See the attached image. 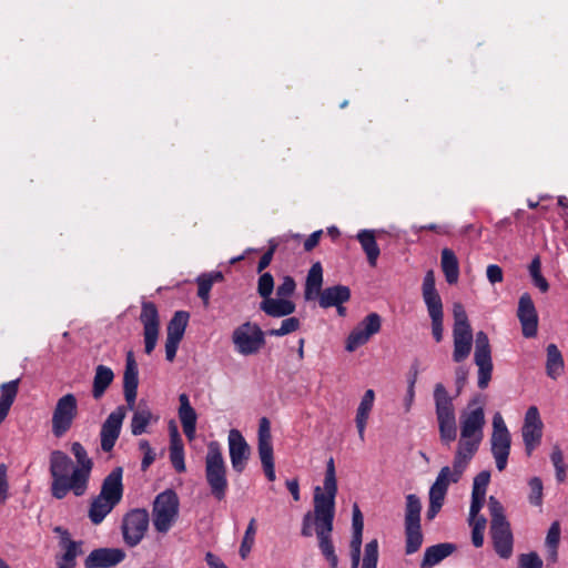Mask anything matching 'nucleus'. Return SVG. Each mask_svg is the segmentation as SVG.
<instances>
[{"label": "nucleus", "instance_id": "obj_1", "mask_svg": "<svg viewBox=\"0 0 568 568\" xmlns=\"http://www.w3.org/2000/svg\"><path fill=\"white\" fill-rule=\"evenodd\" d=\"M71 452L77 460V466L73 467L70 475L71 458L62 450H53L50 454L51 495L57 499H63L70 491L74 496L81 497L89 487L93 460L79 442L71 445Z\"/></svg>", "mask_w": 568, "mask_h": 568}, {"label": "nucleus", "instance_id": "obj_2", "mask_svg": "<svg viewBox=\"0 0 568 568\" xmlns=\"http://www.w3.org/2000/svg\"><path fill=\"white\" fill-rule=\"evenodd\" d=\"M337 481L334 458L326 464L323 489L317 486L314 489L315 504V531L318 539V548L331 568H337L338 557L332 541L333 521L335 517V497Z\"/></svg>", "mask_w": 568, "mask_h": 568}, {"label": "nucleus", "instance_id": "obj_3", "mask_svg": "<svg viewBox=\"0 0 568 568\" xmlns=\"http://www.w3.org/2000/svg\"><path fill=\"white\" fill-rule=\"evenodd\" d=\"M205 480L211 495L217 501L224 500L229 490L227 468L217 442H211L207 445Z\"/></svg>", "mask_w": 568, "mask_h": 568}, {"label": "nucleus", "instance_id": "obj_4", "mask_svg": "<svg viewBox=\"0 0 568 568\" xmlns=\"http://www.w3.org/2000/svg\"><path fill=\"white\" fill-rule=\"evenodd\" d=\"M434 400L439 439L443 445L449 447L457 437L456 414L453 398L440 383L435 385Z\"/></svg>", "mask_w": 568, "mask_h": 568}, {"label": "nucleus", "instance_id": "obj_5", "mask_svg": "<svg viewBox=\"0 0 568 568\" xmlns=\"http://www.w3.org/2000/svg\"><path fill=\"white\" fill-rule=\"evenodd\" d=\"M422 293L432 320V333L437 343L443 339V302L435 287V274L433 270L426 272Z\"/></svg>", "mask_w": 568, "mask_h": 568}, {"label": "nucleus", "instance_id": "obj_6", "mask_svg": "<svg viewBox=\"0 0 568 568\" xmlns=\"http://www.w3.org/2000/svg\"><path fill=\"white\" fill-rule=\"evenodd\" d=\"M179 497L172 489L159 494L153 501V525L156 531L168 532L179 514Z\"/></svg>", "mask_w": 568, "mask_h": 568}, {"label": "nucleus", "instance_id": "obj_7", "mask_svg": "<svg viewBox=\"0 0 568 568\" xmlns=\"http://www.w3.org/2000/svg\"><path fill=\"white\" fill-rule=\"evenodd\" d=\"M422 503L415 494L406 496L405 507V536H406V554L416 552L423 542V534L420 528Z\"/></svg>", "mask_w": 568, "mask_h": 568}, {"label": "nucleus", "instance_id": "obj_8", "mask_svg": "<svg viewBox=\"0 0 568 568\" xmlns=\"http://www.w3.org/2000/svg\"><path fill=\"white\" fill-rule=\"evenodd\" d=\"M232 342L241 355L248 356L265 345V334L257 324L245 322L233 331Z\"/></svg>", "mask_w": 568, "mask_h": 568}, {"label": "nucleus", "instance_id": "obj_9", "mask_svg": "<svg viewBox=\"0 0 568 568\" xmlns=\"http://www.w3.org/2000/svg\"><path fill=\"white\" fill-rule=\"evenodd\" d=\"M78 416V399L69 393L60 397L52 413L51 430L54 437L61 438L72 427Z\"/></svg>", "mask_w": 568, "mask_h": 568}, {"label": "nucleus", "instance_id": "obj_10", "mask_svg": "<svg viewBox=\"0 0 568 568\" xmlns=\"http://www.w3.org/2000/svg\"><path fill=\"white\" fill-rule=\"evenodd\" d=\"M150 523L149 513L144 508H135L126 513L122 519V536L129 547H135L144 538Z\"/></svg>", "mask_w": 568, "mask_h": 568}, {"label": "nucleus", "instance_id": "obj_11", "mask_svg": "<svg viewBox=\"0 0 568 568\" xmlns=\"http://www.w3.org/2000/svg\"><path fill=\"white\" fill-rule=\"evenodd\" d=\"M459 422L462 437H484L485 412L480 395L468 403L467 408L460 414Z\"/></svg>", "mask_w": 568, "mask_h": 568}, {"label": "nucleus", "instance_id": "obj_12", "mask_svg": "<svg viewBox=\"0 0 568 568\" xmlns=\"http://www.w3.org/2000/svg\"><path fill=\"white\" fill-rule=\"evenodd\" d=\"M474 361L478 367V387L485 389L491 381L493 361L489 339L483 331L476 334Z\"/></svg>", "mask_w": 568, "mask_h": 568}, {"label": "nucleus", "instance_id": "obj_13", "mask_svg": "<svg viewBox=\"0 0 568 568\" xmlns=\"http://www.w3.org/2000/svg\"><path fill=\"white\" fill-rule=\"evenodd\" d=\"M140 322L143 325L144 352L150 355L156 346L160 333V318L154 303H142Z\"/></svg>", "mask_w": 568, "mask_h": 568}, {"label": "nucleus", "instance_id": "obj_14", "mask_svg": "<svg viewBox=\"0 0 568 568\" xmlns=\"http://www.w3.org/2000/svg\"><path fill=\"white\" fill-rule=\"evenodd\" d=\"M257 449L266 478L270 481L275 480L271 425L266 417L260 419Z\"/></svg>", "mask_w": 568, "mask_h": 568}, {"label": "nucleus", "instance_id": "obj_15", "mask_svg": "<svg viewBox=\"0 0 568 568\" xmlns=\"http://www.w3.org/2000/svg\"><path fill=\"white\" fill-rule=\"evenodd\" d=\"M382 325L381 316L377 313L368 314L348 335L346 351L354 352L366 344L369 338L379 332Z\"/></svg>", "mask_w": 568, "mask_h": 568}, {"label": "nucleus", "instance_id": "obj_16", "mask_svg": "<svg viewBox=\"0 0 568 568\" xmlns=\"http://www.w3.org/2000/svg\"><path fill=\"white\" fill-rule=\"evenodd\" d=\"M481 440L483 438L478 437L460 436L453 462V473L450 478L453 483H457L460 479L467 465L478 450Z\"/></svg>", "mask_w": 568, "mask_h": 568}, {"label": "nucleus", "instance_id": "obj_17", "mask_svg": "<svg viewBox=\"0 0 568 568\" xmlns=\"http://www.w3.org/2000/svg\"><path fill=\"white\" fill-rule=\"evenodd\" d=\"M125 417L124 407L120 406L112 412L101 426V449L109 453L113 449L121 432L122 423Z\"/></svg>", "mask_w": 568, "mask_h": 568}, {"label": "nucleus", "instance_id": "obj_18", "mask_svg": "<svg viewBox=\"0 0 568 568\" xmlns=\"http://www.w3.org/2000/svg\"><path fill=\"white\" fill-rule=\"evenodd\" d=\"M542 435V422L536 406H530L525 415L523 438L528 455L539 445Z\"/></svg>", "mask_w": 568, "mask_h": 568}, {"label": "nucleus", "instance_id": "obj_19", "mask_svg": "<svg viewBox=\"0 0 568 568\" xmlns=\"http://www.w3.org/2000/svg\"><path fill=\"white\" fill-rule=\"evenodd\" d=\"M517 316L521 324L523 335L528 338L535 337L538 329V315L528 293H524L519 298Z\"/></svg>", "mask_w": 568, "mask_h": 568}, {"label": "nucleus", "instance_id": "obj_20", "mask_svg": "<svg viewBox=\"0 0 568 568\" xmlns=\"http://www.w3.org/2000/svg\"><path fill=\"white\" fill-rule=\"evenodd\" d=\"M229 448L233 469L237 473H242L250 457V447L240 430H230Z\"/></svg>", "mask_w": 568, "mask_h": 568}, {"label": "nucleus", "instance_id": "obj_21", "mask_svg": "<svg viewBox=\"0 0 568 568\" xmlns=\"http://www.w3.org/2000/svg\"><path fill=\"white\" fill-rule=\"evenodd\" d=\"M139 385V371L138 364L134 358L132 351L126 353L125 369L123 374V393L124 398L128 403V407L133 409L135 406V399L138 394Z\"/></svg>", "mask_w": 568, "mask_h": 568}, {"label": "nucleus", "instance_id": "obj_22", "mask_svg": "<svg viewBox=\"0 0 568 568\" xmlns=\"http://www.w3.org/2000/svg\"><path fill=\"white\" fill-rule=\"evenodd\" d=\"M125 552L120 548H98L84 560L85 568H112L123 561Z\"/></svg>", "mask_w": 568, "mask_h": 568}, {"label": "nucleus", "instance_id": "obj_23", "mask_svg": "<svg viewBox=\"0 0 568 568\" xmlns=\"http://www.w3.org/2000/svg\"><path fill=\"white\" fill-rule=\"evenodd\" d=\"M489 532L496 554L503 559L510 558L514 547V536L510 524L490 525Z\"/></svg>", "mask_w": 568, "mask_h": 568}, {"label": "nucleus", "instance_id": "obj_24", "mask_svg": "<svg viewBox=\"0 0 568 568\" xmlns=\"http://www.w3.org/2000/svg\"><path fill=\"white\" fill-rule=\"evenodd\" d=\"M123 468L122 467H115L113 468L110 474L105 476V478L102 481L100 495L109 500H112L116 505L121 501L123 497Z\"/></svg>", "mask_w": 568, "mask_h": 568}, {"label": "nucleus", "instance_id": "obj_25", "mask_svg": "<svg viewBox=\"0 0 568 568\" xmlns=\"http://www.w3.org/2000/svg\"><path fill=\"white\" fill-rule=\"evenodd\" d=\"M180 407L178 410L179 418L186 438L192 442L195 438L197 414L191 406L187 394L179 395Z\"/></svg>", "mask_w": 568, "mask_h": 568}, {"label": "nucleus", "instance_id": "obj_26", "mask_svg": "<svg viewBox=\"0 0 568 568\" xmlns=\"http://www.w3.org/2000/svg\"><path fill=\"white\" fill-rule=\"evenodd\" d=\"M318 304L322 308L339 306L351 300V290L346 285H334L326 287L317 296Z\"/></svg>", "mask_w": 568, "mask_h": 568}, {"label": "nucleus", "instance_id": "obj_27", "mask_svg": "<svg viewBox=\"0 0 568 568\" xmlns=\"http://www.w3.org/2000/svg\"><path fill=\"white\" fill-rule=\"evenodd\" d=\"M260 308L271 317H284L294 313L296 305L287 298L277 296V298L268 297L263 300Z\"/></svg>", "mask_w": 568, "mask_h": 568}, {"label": "nucleus", "instance_id": "obj_28", "mask_svg": "<svg viewBox=\"0 0 568 568\" xmlns=\"http://www.w3.org/2000/svg\"><path fill=\"white\" fill-rule=\"evenodd\" d=\"M491 453L496 460V467L503 471L507 466V460L510 452V434L491 435Z\"/></svg>", "mask_w": 568, "mask_h": 568}, {"label": "nucleus", "instance_id": "obj_29", "mask_svg": "<svg viewBox=\"0 0 568 568\" xmlns=\"http://www.w3.org/2000/svg\"><path fill=\"white\" fill-rule=\"evenodd\" d=\"M455 550L456 545L450 542H442L427 547L424 552L420 568H432L436 566L442 560L450 556Z\"/></svg>", "mask_w": 568, "mask_h": 568}, {"label": "nucleus", "instance_id": "obj_30", "mask_svg": "<svg viewBox=\"0 0 568 568\" xmlns=\"http://www.w3.org/2000/svg\"><path fill=\"white\" fill-rule=\"evenodd\" d=\"M452 468L445 466L440 469L435 483L429 489V503L438 506H443L444 499L448 489L452 478Z\"/></svg>", "mask_w": 568, "mask_h": 568}, {"label": "nucleus", "instance_id": "obj_31", "mask_svg": "<svg viewBox=\"0 0 568 568\" xmlns=\"http://www.w3.org/2000/svg\"><path fill=\"white\" fill-rule=\"evenodd\" d=\"M323 268L320 262L314 263L306 276L304 297L306 301H314L322 293Z\"/></svg>", "mask_w": 568, "mask_h": 568}, {"label": "nucleus", "instance_id": "obj_32", "mask_svg": "<svg viewBox=\"0 0 568 568\" xmlns=\"http://www.w3.org/2000/svg\"><path fill=\"white\" fill-rule=\"evenodd\" d=\"M363 251L367 256V261L371 266H376L377 258L381 254V250L376 242V231L374 230H362L356 235Z\"/></svg>", "mask_w": 568, "mask_h": 568}, {"label": "nucleus", "instance_id": "obj_33", "mask_svg": "<svg viewBox=\"0 0 568 568\" xmlns=\"http://www.w3.org/2000/svg\"><path fill=\"white\" fill-rule=\"evenodd\" d=\"M375 399V393L373 389H367L362 397V400L359 403V406L357 408L356 413V427L358 430V436L362 442L365 439V427L367 424V419L369 416V413L372 410L373 404Z\"/></svg>", "mask_w": 568, "mask_h": 568}, {"label": "nucleus", "instance_id": "obj_34", "mask_svg": "<svg viewBox=\"0 0 568 568\" xmlns=\"http://www.w3.org/2000/svg\"><path fill=\"white\" fill-rule=\"evenodd\" d=\"M442 271L448 284H456L459 278V263L455 253L450 248L442 251L440 260Z\"/></svg>", "mask_w": 568, "mask_h": 568}, {"label": "nucleus", "instance_id": "obj_35", "mask_svg": "<svg viewBox=\"0 0 568 568\" xmlns=\"http://www.w3.org/2000/svg\"><path fill=\"white\" fill-rule=\"evenodd\" d=\"M116 506L112 500L103 498L100 494L95 496L89 508V518L94 525H99Z\"/></svg>", "mask_w": 568, "mask_h": 568}, {"label": "nucleus", "instance_id": "obj_36", "mask_svg": "<svg viewBox=\"0 0 568 568\" xmlns=\"http://www.w3.org/2000/svg\"><path fill=\"white\" fill-rule=\"evenodd\" d=\"M114 374L112 369L104 365H98L93 377L92 396L99 399L113 382Z\"/></svg>", "mask_w": 568, "mask_h": 568}, {"label": "nucleus", "instance_id": "obj_37", "mask_svg": "<svg viewBox=\"0 0 568 568\" xmlns=\"http://www.w3.org/2000/svg\"><path fill=\"white\" fill-rule=\"evenodd\" d=\"M20 379H14L9 383H4L0 386V424L6 419L10 407L12 406L19 388Z\"/></svg>", "mask_w": 568, "mask_h": 568}, {"label": "nucleus", "instance_id": "obj_38", "mask_svg": "<svg viewBox=\"0 0 568 568\" xmlns=\"http://www.w3.org/2000/svg\"><path fill=\"white\" fill-rule=\"evenodd\" d=\"M83 541L70 542L68 547H63V552L55 556L57 568H75L77 557L82 555Z\"/></svg>", "mask_w": 568, "mask_h": 568}, {"label": "nucleus", "instance_id": "obj_39", "mask_svg": "<svg viewBox=\"0 0 568 568\" xmlns=\"http://www.w3.org/2000/svg\"><path fill=\"white\" fill-rule=\"evenodd\" d=\"M153 418L152 412L150 408L144 405L142 402L139 404L135 409L132 420H131V432L133 435L139 436L145 433L148 425Z\"/></svg>", "mask_w": 568, "mask_h": 568}, {"label": "nucleus", "instance_id": "obj_40", "mask_svg": "<svg viewBox=\"0 0 568 568\" xmlns=\"http://www.w3.org/2000/svg\"><path fill=\"white\" fill-rule=\"evenodd\" d=\"M547 362H546V372L547 375L556 379L564 371V358L555 344H549L547 346Z\"/></svg>", "mask_w": 568, "mask_h": 568}, {"label": "nucleus", "instance_id": "obj_41", "mask_svg": "<svg viewBox=\"0 0 568 568\" xmlns=\"http://www.w3.org/2000/svg\"><path fill=\"white\" fill-rule=\"evenodd\" d=\"M189 317L190 315L185 311L175 312L168 324L166 337L181 341L183 338Z\"/></svg>", "mask_w": 568, "mask_h": 568}, {"label": "nucleus", "instance_id": "obj_42", "mask_svg": "<svg viewBox=\"0 0 568 568\" xmlns=\"http://www.w3.org/2000/svg\"><path fill=\"white\" fill-rule=\"evenodd\" d=\"M256 534V520L252 518L248 523V526L245 530L241 547H240V556L242 559H246L251 549L254 545Z\"/></svg>", "mask_w": 568, "mask_h": 568}, {"label": "nucleus", "instance_id": "obj_43", "mask_svg": "<svg viewBox=\"0 0 568 568\" xmlns=\"http://www.w3.org/2000/svg\"><path fill=\"white\" fill-rule=\"evenodd\" d=\"M540 268V258L539 256H536L529 265V273L534 285L538 287L542 293H546L549 290V284L548 281L542 276Z\"/></svg>", "mask_w": 568, "mask_h": 568}, {"label": "nucleus", "instance_id": "obj_44", "mask_svg": "<svg viewBox=\"0 0 568 568\" xmlns=\"http://www.w3.org/2000/svg\"><path fill=\"white\" fill-rule=\"evenodd\" d=\"M473 338H454L453 359L456 363L465 361L471 351Z\"/></svg>", "mask_w": 568, "mask_h": 568}, {"label": "nucleus", "instance_id": "obj_45", "mask_svg": "<svg viewBox=\"0 0 568 568\" xmlns=\"http://www.w3.org/2000/svg\"><path fill=\"white\" fill-rule=\"evenodd\" d=\"M378 541L373 539L365 545L362 568H377Z\"/></svg>", "mask_w": 568, "mask_h": 568}, {"label": "nucleus", "instance_id": "obj_46", "mask_svg": "<svg viewBox=\"0 0 568 568\" xmlns=\"http://www.w3.org/2000/svg\"><path fill=\"white\" fill-rule=\"evenodd\" d=\"M488 508H489V514H490V525H499V524L509 523L505 516L503 505L496 497H494V496L489 497Z\"/></svg>", "mask_w": 568, "mask_h": 568}, {"label": "nucleus", "instance_id": "obj_47", "mask_svg": "<svg viewBox=\"0 0 568 568\" xmlns=\"http://www.w3.org/2000/svg\"><path fill=\"white\" fill-rule=\"evenodd\" d=\"M301 326V322L297 317H288L285 318L280 328H273L268 331V334L272 336H284L296 332Z\"/></svg>", "mask_w": 568, "mask_h": 568}, {"label": "nucleus", "instance_id": "obj_48", "mask_svg": "<svg viewBox=\"0 0 568 568\" xmlns=\"http://www.w3.org/2000/svg\"><path fill=\"white\" fill-rule=\"evenodd\" d=\"M550 458L556 469V478L559 483H562L566 478V465L562 452L558 446L554 447Z\"/></svg>", "mask_w": 568, "mask_h": 568}, {"label": "nucleus", "instance_id": "obj_49", "mask_svg": "<svg viewBox=\"0 0 568 568\" xmlns=\"http://www.w3.org/2000/svg\"><path fill=\"white\" fill-rule=\"evenodd\" d=\"M274 290V278L271 273H263L257 282V293L263 300L271 297Z\"/></svg>", "mask_w": 568, "mask_h": 568}, {"label": "nucleus", "instance_id": "obj_50", "mask_svg": "<svg viewBox=\"0 0 568 568\" xmlns=\"http://www.w3.org/2000/svg\"><path fill=\"white\" fill-rule=\"evenodd\" d=\"M170 460L178 473L185 471L186 468L184 463V445L170 446Z\"/></svg>", "mask_w": 568, "mask_h": 568}, {"label": "nucleus", "instance_id": "obj_51", "mask_svg": "<svg viewBox=\"0 0 568 568\" xmlns=\"http://www.w3.org/2000/svg\"><path fill=\"white\" fill-rule=\"evenodd\" d=\"M518 568H542V560L535 551L518 557Z\"/></svg>", "mask_w": 568, "mask_h": 568}, {"label": "nucleus", "instance_id": "obj_52", "mask_svg": "<svg viewBox=\"0 0 568 568\" xmlns=\"http://www.w3.org/2000/svg\"><path fill=\"white\" fill-rule=\"evenodd\" d=\"M530 495L529 501L535 506H540L542 503V483L539 477H532L529 480Z\"/></svg>", "mask_w": 568, "mask_h": 568}, {"label": "nucleus", "instance_id": "obj_53", "mask_svg": "<svg viewBox=\"0 0 568 568\" xmlns=\"http://www.w3.org/2000/svg\"><path fill=\"white\" fill-rule=\"evenodd\" d=\"M9 498V480L8 468L4 464H0V507H2Z\"/></svg>", "mask_w": 568, "mask_h": 568}, {"label": "nucleus", "instance_id": "obj_54", "mask_svg": "<svg viewBox=\"0 0 568 568\" xmlns=\"http://www.w3.org/2000/svg\"><path fill=\"white\" fill-rule=\"evenodd\" d=\"M296 284L292 276H284L282 283L276 288L278 297L287 298L295 292Z\"/></svg>", "mask_w": 568, "mask_h": 568}, {"label": "nucleus", "instance_id": "obj_55", "mask_svg": "<svg viewBox=\"0 0 568 568\" xmlns=\"http://www.w3.org/2000/svg\"><path fill=\"white\" fill-rule=\"evenodd\" d=\"M490 480V473L487 470L480 471L475 478L473 484V491L486 496V489Z\"/></svg>", "mask_w": 568, "mask_h": 568}, {"label": "nucleus", "instance_id": "obj_56", "mask_svg": "<svg viewBox=\"0 0 568 568\" xmlns=\"http://www.w3.org/2000/svg\"><path fill=\"white\" fill-rule=\"evenodd\" d=\"M212 280L205 278L202 275L197 277V295L203 300L204 304H209L210 291L212 288Z\"/></svg>", "mask_w": 568, "mask_h": 568}, {"label": "nucleus", "instance_id": "obj_57", "mask_svg": "<svg viewBox=\"0 0 568 568\" xmlns=\"http://www.w3.org/2000/svg\"><path fill=\"white\" fill-rule=\"evenodd\" d=\"M277 248V243L274 240L270 241L268 250L262 255L257 264V272L262 273L272 262L273 255Z\"/></svg>", "mask_w": 568, "mask_h": 568}, {"label": "nucleus", "instance_id": "obj_58", "mask_svg": "<svg viewBox=\"0 0 568 568\" xmlns=\"http://www.w3.org/2000/svg\"><path fill=\"white\" fill-rule=\"evenodd\" d=\"M560 542V525L554 521L547 532L545 546L558 547Z\"/></svg>", "mask_w": 568, "mask_h": 568}, {"label": "nucleus", "instance_id": "obj_59", "mask_svg": "<svg viewBox=\"0 0 568 568\" xmlns=\"http://www.w3.org/2000/svg\"><path fill=\"white\" fill-rule=\"evenodd\" d=\"M473 338V331L469 322L463 324H454L453 338Z\"/></svg>", "mask_w": 568, "mask_h": 568}, {"label": "nucleus", "instance_id": "obj_60", "mask_svg": "<svg viewBox=\"0 0 568 568\" xmlns=\"http://www.w3.org/2000/svg\"><path fill=\"white\" fill-rule=\"evenodd\" d=\"M485 501V495L478 493H471V504L469 509V516L475 517L478 515Z\"/></svg>", "mask_w": 568, "mask_h": 568}, {"label": "nucleus", "instance_id": "obj_61", "mask_svg": "<svg viewBox=\"0 0 568 568\" xmlns=\"http://www.w3.org/2000/svg\"><path fill=\"white\" fill-rule=\"evenodd\" d=\"M487 278L491 284L500 283L503 282V270L500 266L496 264H490L487 267L486 271Z\"/></svg>", "mask_w": 568, "mask_h": 568}, {"label": "nucleus", "instance_id": "obj_62", "mask_svg": "<svg viewBox=\"0 0 568 568\" xmlns=\"http://www.w3.org/2000/svg\"><path fill=\"white\" fill-rule=\"evenodd\" d=\"M314 518H315V511L313 514L311 511H308L304 515L303 523H302V531H301L304 537H311L313 535L312 526L313 525L315 526Z\"/></svg>", "mask_w": 568, "mask_h": 568}, {"label": "nucleus", "instance_id": "obj_63", "mask_svg": "<svg viewBox=\"0 0 568 568\" xmlns=\"http://www.w3.org/2000/svg\"><path fill=\"white\" fill-rule=\"evenodd\" d=\"M352 529H353V531H362V532L364 529L363 515L356 504L353 506Z\"/></svg>", "mask_w": 568, "mask_h": 568}, {"label": "nucleus", "instance_id": "obj_64", "mask_svg": "<svg viewBox=\"0 0 568 568\" xmlns=\"http://www.w3.org/2000/svg\"><path fill=\"white\" fill-rule=\"evenodd\" d=\"M454 324L468 323V316L460 303H455L453 306Z\"/></svg>", "mask_w": 568, "mask_h": 568}]
</instances>
